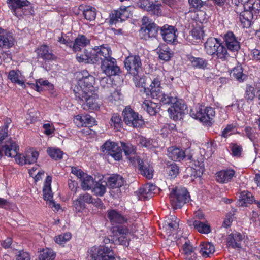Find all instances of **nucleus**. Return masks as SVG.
I'll return each mask as SVG.
<instances>
[{
	"label": "nucleus",
	"mask_w": 260,
	"mask_h": 260,
	"mask_svg": "<svg viewBox=\"0 0 260 260\" xmlns=\"http://www.w3.org/2000/svg\"><path fill=\"white\" fill-rule=\"evenodd\" d=\"M72 235L70 233H65L54 237L56 243L62 245L68 242L71 238Z\"/></svg>",
	"instance_id": "57"
},
{
	"label": "nucleus",
	"mask_w": 260,
	"mask_h": 260,
	"mask_svg": "<svg viewBox=\"0 0 260 260\" xmlns=\"http://www.w3.org/2000/svg\"><path fill=\"white\" fill-rule=\"evenodd\" d=\"M235 171L232 169L222 170L216 174V179L221 183H227L230 182L235 176Z\"/></svg>",
	"instance_id": "25"
},
{
	"label": "nucleus",
	"mask_w": 260,
	"mask_h": 260,
	"mask_svg": "<svg viewBox=\"0 0 260 260\" xmlns=\"http://www.w3.org/2000/svg\"><path fill=\"white\" fill-rule=\"evenodd\" d=\"M8 6L13 15L17 16V10H24L25 7L29 6L31 3L27 0H7Z\"/></svg>",
	"instance_id": "21"
},
{
	"label": "nucleus",
	"mask_w": 260,
	"mask_h": 260,
	"mask_svg": "<svg viewBox=\"0 0 260 260\" xmlns=\"http://www.w3.org/2000/svg\"><path fill=\"white\" fill-rule=\"evenodd\" d=\"M186 108V105L184 104L181 100L177 99L176 101L172 104V105L168 108V112L170 117L173 120H176L179 118H181L184 110Z\"/></svg>",
	"instance_id": "16"
},
{
	"label": "nucleus",
	"mask_w": 260,
	"mask_h": 260,
	"mask_svg": "<svg viewBox=\"0 0 260 260\" xmlns=\"http://www.w3.org/2000/svg\"><path fill=\"white\" fill-rule=\"evenodd\" d=\"M107 183L104 180H100L98 182H94L91 188L92 192L98 196H103L106 191Z\"/></svg>",
	"instance_id": "34"
},
{
	"label": "nucleus",
	"mask_w": 260,
	"mask_h": 260,
	"mask_svg": "<svg viewBox=\"0 0 260 260\" xmlns=\"http://www.w3.org/2000/svg\"><path fill=\"white\" fill-rule=\"evenodd\" d=\"M56 257V253L51 249H43L40 252L39 260H54Z\"/></svg>",
	"instance_id": "46"
},
{
	"label": "nucleus",
	"mask_w": 260,
	"mask_h": 260,
	"mask_svg": "<svg viewBox=\"0 0 260 260\" xmlns=\"http://www.w3.org/2000/svg\"><path fill=\"white\" fill-rule=\"evenodd\" d=\"M121 147L123 150L125 155L132 165L135 164L140 158L136 154V148L130 143L121 142Z\"/></svg>",
	"instance_id": "19"
},
{
	"label": "nucleus",
	"mask_w": 260,
	"mask_h": 260,
	"mask_svg": "<svg viewBox=\"0 0 260 260\" xmlns=\"http://www.w3.org/2000/svg\"><path fill=\"white\" fill-rule=\"evenodd\" d=\"M20 75L21 72L19 70H12L8 73L7 77L12 83L17 84L20 86H23L24 85V82L20 79Z\"/></svg>",
	"instance_id": "40"
},
{
	"label": "nucleus",
	"mask_w": 260,
	"mask_h": 260,
	"mask_svg": "<svg viewBox=\"0 0 260 260\" xmlns=\"http://www.w3.org/2000/svg\"><path fill=\"white\" fill-rule=\"evenodd\" d=\"M253 14L251 11L247 9L240 13L239 14V20L243 28H249L252 24Z\"/></svg>",
	"instance_id": "28"
},
{
	"label": "nucleus",
	"mask_w": 260,
	"mask_h": 260,
	"mask_svg": "<svg viewBox=\"0 0 260 260\" xmlns=\"http://www.w3.org/2000/svg\"><path fill=\"white\" fill-rule=\"evenodd\" d=\"M219 41V39L215 38H210L207 39L204 44V49L208 55L214 57Z\"/></svg>",
	"instance_id": "31"
},
{
	"label": "nucleus",
	"mask_w": 260,
	"mask_h": 260,
	"mask_svg": "<svg viewBox=\"0 0 260 260\" xmlns=\"http://www.w3.org/2000/svg\"><path fill=\"white\" fill-rule=\"evenodd\" d=\"M184 243L181 247V251L186 260H196L197 254L196 248L191 245L190 241L184 238Z\"/></svg>",
	"instance_id": "23"
},
{
	"label": "nucleus",
	"mask_w": 260,
	"mask_h": 260,
	"mask_svg": "<svg viewBox=\"0 0 260 260\" xmlns=\"http://www.w3.org/2000/svg\"><path fill=\"white\" fill-rule=\"evenodd\" d=\"M103 152L111 155L115 160H120L122 158V151L117 143L107 141L101 147Z\"/></svg>",
	"instance_id": "11"
},
{
	"label": "nucleus",
	"mask_w": 260,
	"mask_h": 260,
	"mask_svg": "<svg viewBox=\"0 0 260 260\" xmlns=\"http://www.w3.org/2000/svg\"><path fill=\"white\" fill-rule=\"evenodd\" d=\"M189 114L193 118L198 119L204 124L210 125L212 123L215 111L212 107L200 105L194 110L191 109Z\"/></svg>",
	"instance_id": "4"
},
{
	"label": "nucleus",
	"mask_w": 260,
	"mask_h": 260,
	"mask_svg": "<svg viewBox=\"0 0 260 260\" xmlns=\"http://www.w3.org/2000/svg\"><path fill=\"white\" fill-rule=\"evenodd\" d=\"M191 65L198 69H205L208 66V61L204 58L190 56L188 58Z\"/></svg>",
	"instance_id": "45"
},
{
	"label": "nucleus",
	"mask_w": 260,
	"mask_h": 260,
	"mask_svg": "<svg viewBox=\"0 0 260 260\" xmlns=\"http://www.w3.org/2000/svg\"><path fill=\"white\" fill-rule=\"evenodd\" d=\"M168 156L174 161H180L185 157V152L178 148L170 147L168 149Z\"/></svg>",
	"instance_id": "36"
},
{
	"label": "nucleus",
	"mask_w": 260,
	"mask_h": 260,
	"mask_svg": "<svg viewBox=\"0 0 260 260\" xmlns=\"http://www.w3.org/2000/svg\"><path fill=\"white\" fill-rule=\"evenodd\" d=\"M159 28L154 22L147 16H143L142 19V26L140 34L142 39L147 40L156 38Z\"/></svg>",
	"instance_id": "6"
},
{
	"label": "nucleus",
	"mask_w": 260,
	"mask_h": 260,
	"mask_svg": "<svg viewBox=\"0 0 260 260\" xmlns=\"http://www.w3.org/2000/svg\"><path fill=\"white\" fill-rule=\"evenodd\" d=\"M129 9V6H124L121 7L119 9L115 11L111 18V22L116 23L117 22L124 21L131 16L132 14Z\"/></svg>",
	"instance_id": "20"
},
{
	"label": "nucleus",
	"mask_w": 260,
	"mask_h": 260,
	"mask_svg": "<svg viewBox=\"0 0 260 260\" xmlns=\"http://www.w3.org/2000/svg\"><path fill=\"white\" fill-rule=\"evenodd\" d=\"M0 143L4 148L5 156H12L16 155L18 145L14 140L9 137L8 131L2 129L0 131Z\"/></svg>",
	"instance_id": "7"
},
{
	"label": "nucleus",
	"mask_w": 260,
	"mask_h": 260,
	"mask_svg": "<svg viewBox=\"0 0 260 260\" xmlns=\"http://www.w3.org/2000/svg\"><path fill=\"white\" fill-rule=\"evenodd\" d=\"M253 202V197L250 192L243 191L239 199V205L241 206H247L248 204H251Z\"/></svg>",
	"instance_id": "50"
},
{
	"label": "nucleus",
	"mask_w": 260,
	"mask_h": 260,
	"mask_svg": "<svg viewBox=\"0 0 260 260\" xmlns=\"http://www.w3.org/2000/svg\"><path fill=\"white\" fill-rule=\"evenodd\" d=\"M109 124L115 131H120L123 125V122L120 115L118 113H113L109 121Z\"/></svg>",
	"instance_id": "41"
},
{
	"label": "nucleus",
	"mask_w": 260,
	"mask_h": 260,
	"mask_svg": "<svg viewBox=\"0 0 260 260\" xmlns=\"http://www.w3.org/2000/svg\"><path fill=\"white\" fill-rule=\"evenodd\" d=\"M169 198L173 208L178 209L190 201V195L185 188L176 187L170 191Z\"/></svg>",
	"instance_id": "5"
},
{
	"label": "nucleus",
	"mask_w": 260,
	"mask_h": 260,
	"mask_svg": "<svg viewBox=\"0 0 260 260\" xmlns=\"http://www.w3.org/2000/svg\"><path fill=\"white\" fill-rule=\"evenodd\" d=\"M79 80L74 89L76 99L84 110H98L102 105L96 91L98 87L94 86L95 78L86 70L78 73Z\"/></svg>",
	"instance_id": "1"
},
{
	"label": "nucleus",
	"mask_w": 260,
	"mask_h": 260,
	"mask_svg": "<svg viewBox=\"0 0 260 260\" xmlns=\"http://www.w3.org/2000/svg\"><path fill=\"white\" fill-rule=\"evenodd\" d=\"M83 14L84 18L88 20H92L96 17V9L95 8L91 6H86L83 10Z\"/></svg>",
	"instance_id": "53"
},
{
	"label": "nucleus",
	"mask_w": 260,
	"mask_h": 260,
	"mask_svg": "<svg viewBox=\"0 0 260 260\" xmlns=\"http://www.w3.org/2000/svg\"><path fill=\"white\" fill-rule=\"evenodd\" d=\"M92 52H84V54H77L76 59L79 62L94 63L92 61H90L92 59Z\"/></svg>",
	"instance_id": "55"
},
{
	"label": "nucleus",
	"mask_w": 260,
	"mask_h": 260,
	"mask_svg": "<svg viewBox=\"0 0 260 260\" xmlns=\"http://www.w3.org/2000/svg\"><path fill=\"white\" fill-rule=\"evenodd\" d=\"M177 99L176 96H173L171 93L169 95L163 94L160 101L163 104H172Z\"/></svg>",
	"instance_id": "61"
},
{
	"label": "nucleus",
	"mask_w": 260,
	"mask_h": 260,
	"mask_svg": "<svg viewBox=\"0 0 260 260\" xmlns=\"http://www.w3.org/2000/svg\"><path fill=\"white\" fill-rule=\"evenodd\" d=\"M142 108L149 115H155L158 112L160 106L151 100H145L142 104Z\"/></svg>",
	"instance_id": "32"
},
{
	"label": "nucleus",
	"mask_w": 260,
	"mask_h": 260,
	"mask_svg": "<svg viewBox=\"0 0 260 260\" xmlns=\"http://www.w3.org/2000/svg\"><path fill=\"white\" fill-rule=\"evenodd\" d=\"M150 5L151 6L147 12L157 16L161 15V11L160 8V6L158 4H154L152 2H151Z\"/></svg>",
	"instance_id": "63"
},
{
	"label": "nucleus",
	"mask_w": 260,
	"mask_h": 260,
	"mask_svg": "<svg viewBox=\"0 0 260 260\" xmlns=\"http://www.w3.org/2000/svg\"><path fill=\"white\" fill-rule=\"evenodd\" d=\"M230 76L240 82H243L246 78V75L243 74V68L241 66L235 67L231 71Z\"/></svg>",
	"instance_id": "44"
},
{
	"label": "nucleus",
	"mask_w": 260,
	"mask_h": 260,
	"mask_svg": "<svg viewBox=\"0 0 260 260\" xmlns=\"http://www.w3.org/2000/svg\"><path fill=\"white\" fill-rule=\"evenodd\" d=\"M123 121L127 125L139 127L144 124L142 116L129 107H126L123 111Z\"/></svg>",
	"instance_id": "9"
},
{
	"label": "nucleus",
	"mask_w": 260,
	"mask_h": 260,
	"mask_svg": "<svg viewBox=\"0 0 260 260\" xmlns=\"http://www.w3.org/2000/svg\"><path fill=\"white\" fill-rule=\"evenodd\" d=\"M51 182L52 177L50 176H47L43 188V198L50 207L54 208L55 210H58L60 206L59 204H56L53 200V193L51 187Z\"/></svg>",
	"instance_id": "12"
},
{
	"label": "nucleus",
	"mask_w": 260,
	"mask_h": 260,
	"mask_svg": "<svg viewBox=\"0 0 260 260\" xmlns=\"http://www.w3.org/2000/svg\"><path fill=\"white\" fill-rule=\"evenodd\" d=\"M47 153L52 159L55 160L61 159L63 154V151L56 147H48Z\"/></svg>",
	"instance_id": "49"
},
{
	"label": "nucleus",
	"mask_w": 260,
	"mask_h": 260,
	"mask_svg": "<svg viewBox=\"0 0 260 260\" xmlns=\"http://www.w3.org/2000/svg\"><path fill=\"white\" fill-rule=\"evenodd\" d=\"M251 223H253L254 226H260V215L256 211H253L250 215Z\"/></svg>",
	"instance_id": "64"
},
{
	"label": "nucleus",
	"mask_w": 260,
	"mask_h": 260,
	"mask_svg": "<svg viewBox=\"0 0 260 260\" xmlns=\"http://www.w3.org/2000/svg\"><path fill=\"white\" fill-rule=\"evenodd\" d=\"M92 61L94 63L103 62L106 59L111 57L112 51L108 45H103L96 47L93 50Z\"/></svg>",
	"instance_id": "10"
},
{
	"label": "nucleus",
	"mask_w": 260,
	"mask_h": 260,
	"mask_svg": "<svg viewBox=\"0 0 260 260\" xmlns=\"http://www.w3.org/2000/svg\"><path fill=\"white\" fill-rule=\"evenodd\" d=\"M124 66L129 74L133 75V81L137 87L142 86L143 79L138 75L142 67L140 57L137 55H129L124 60Z\"/></svg>",
	"instance_id": "3"
},
{
	"label": "nucleus",
	"mask_w": 260,
	"mask_h": 260,
	"mask_svg": "<svg viewBox=\"0 0 260 260\" xmlns=\"http://www.w3.org/2000/svg\"><path fill=\"white\" fill-rule=\"evenodd\" d=\"M107 214V217L112 225L123 224L127 220L125 216L122 215L120 212L115 209L108 210Z\"/></svg>",
	"instance_id": "22"
},
{
	"label": "nucleus",
	"mask_w": 260,
	"mask_h": 260,
	"mask_svg": "<svg viewBox=\"0 0 260 260\" xmlns=\"http://www.w3.org/2000/svg\"><path fill=\"white\" fill-rule=\"evenodd\" d=\"M115 241L119 244L127 247L129 245L130 238L129 236L133 235V232L125 226H118L112 231Z\"/></svg>",
	"instance_id": "8"
},
{
	"label": "nucleus",
	"mask_w": 260,
	"mask_h": 260,
	"mask_svg": "<svg viewBox=\"0 0 260 260\" xmlns=\"http://www.w3.org/2000/svg\"><path fill=\"white\" fill-rule=\"evenodd\" d=\"M156 50L159 58L161 60L168 61L173 56L172 51L166 45L159 46Z\"/></svg>",
	"instance_id": "38"
},
{
	"label": "nucleus",
	"mask_w": 260,
	"mask_h": 260,
	"mask_svg": "<svg viewBox=\"0 0 260 260\" xmlns=\"http://www.w3.org/2000/svg\"><path fill=\"white\" fill-rule=\"evenodd\" d=\"M243 240L242 234L239 232H234L229 234L226 238L227 246L233 248H240Z\"/></svg>",
	"instance_id": "27"
},
{
	"label": "nucleus",
	"mask_w": 260,
	"mask_h": 260,
	"mask_svg": "<svg viewBox=\"0 0 260 260\" xmlns=\"http://www.w3.org/2000/svg\"><path fill=\"white\" fill-rule=\"evenodd\" d=\"M200 253L204 257L209 256L210 254L214 252V246L210 243H202L200 245Z\"/></svg>",
	"instance_id": "48"
},
{
	"label": "nucleus",
	"mask_w": 260,
	"mask_h": 260,
	"mask_svg": "<svg viewBox=\"0 0 260 260\" xmlns=\"http://www.w3.org/2000/svg\"><path fill=\"white\" fill-rule=\"evenodd\" d=\"M179 220L175 216H170L165 220L164 228L165 229L168 235H170L173 231L177 229L179 226Z\"/></svg>",
	"instance_id": "33"
},
{
	"label": "nucleus",
	"mask_w": 260,
	"mask_h": 260,
	"mask_svg": "<svg viewBox=\"0 0 260 260\" xmlns=\"http://www.w3.org/2000/svg\"><path fill=\"white\" fill-rule=\"evenodd\" d=\"M255 96V90L254 88L251 86L248 85L246 87L245 97L247 100H252Z\"/></svg>",
	"instance_id": "62"
},
{
	"label": "nucleus",
	"mask_w": 260,
	"mask_h": 260,
	"mask_svg": "<svg viewBox=\"0 0 260 260\" xmlns=\"http://www.w3.org/2000/svg\"><path fill=\"white\" fill-rule=\"evenodd\" d=\"M179 170V167L175 163L171 164L167 168V173L172 178H174L177 176Z\"/></svg>",
	"instance_id": "59"
},
{
	"label": "nucleus",
	"mask_w": 260,
	"mask_h": 260,
	"mask_svg": "<svg viewBox=\"0 0 260 260\" xmlns=\"http://www.w3.org/2000/svg\"><path fill=\"white\" fill-rule=\"evenodd\" d=\"M74 122L79 127L82 126H92L95 120L88 114L78 115L74 118Z\"/></svg>",
	"instance_id": "26"
},
{
	"label": "nucleus",
	"mask_w": 260,
	"mask_h": 260,
	"mask_svg": "<svg viewBox=\"0 0 260 260\" xmlns=\"http://www.w3.org/2000/svg\"><path fill=\"white\" fill-rule=\"evenodd\" d=\"M204 32L202 25H196L190 31V34L194 39H201L203 37Z\"/></svg>",
	"instance_id": "56"
},
{
	"label": "nucleus",
	"mask_w": 260,
	"mask_h": 260,
	"mask_svg": "<svg viewBox=\"0 0 260 260\" xmlns=\"http://www.w3.org/2000/svg\"><path fill=\"white\" fill-rule=\"evenodd\" d=\"M188 224L201 233L208 234L211 231L210 226L207 222L192 219L188 221Z\"/></svg>",
	"instance_id": "30"
},
{
	"label": "nucleus",
	"mask_w": 260,
	"mask_h": 260,
	"mask_svg": "<svg viewBox=\"0 0 260 260\" xmlns=\"http://www.w3.org/2000/svg\"><path fill=\"white\" fill-rule=\"evenodd\" d=\"M137 143L138 145L147 148V149H152L157 147L156 143L152 139H147L143 136H138L137 138Z\"/></svg>",
	"instance_id": "42"
},
{
	"label": "nucleus",
	"mask_w": 260,
	"mask_h": 260,
	"mask_svg": "<svg viewBox=\"0 0 260 260\" xmlns=\"http://www.w3.org/2000/svg\"><path fill=\"white\" fill-rule=\"evenodd\" d=\"M73 206L76 213H82L86 208L85 204L82 200L79 199V197L73 201Z\"/></svg>",
	"instance_id": "58"
},
{
	"label": "nucleus",
	"mask_w": 260,
	"mask_h": 260,
	"mask_svg": "<svg viewBox=\"0 0 260 260\" xmlns=\"http://www.w3.org/2000/svg\"><path fill=\"white\" fill-rule=\"evenodd\" d=\"M90 39L83 35H79L75 39L74 42H72V48L74 52H76L80 51L82 48L86 47L90 43Z\"/></svg>",
	"instance_id": "29"
},
{
	"label": "nucleus",
	"mask_w": 260,
	"mask_h": 260,
	"mask_svg": "<svg viewBox=\"0 0 260 260\" xmlns=\"http://www.w3.org/2000/svg\"><path fill=\"white\" fill-rule=\"evenodd\" d=\"M229 57L230 54L228 52L227 48L220 40L213 57L220 59L222 61H225L227 60Z\"/></svg>",
	"instance_id": "37"
},
{
	"label": "nucleus",
	"mask_w": 260,
	"mask_h": 260,
	"mask_svg": "<svg viewBox=\"0 0 260 260\" xmlns=\"http://www.w3.org/2000/svg\"><path fill=\"white\" fill-rule=\"evenodd\" d=\"M80 180L81 181V187L84 190H88L91 189L95 182L93 177L87 174Z\"/></svg>",
	"instance_id": "47"
},
{
	"label": "nucleus",
	"mask_w": 260,
	"mask_h": 260,
	"mask_svg": "<svg viewBox=\"0 0 260 260\" xmlns=\"http://www.w3.org/2000/svg\"><path fill=\"white\" fill-rule=\"evenodd\" d=\"M216 146V144L214 141H210L202 145V149L205 151L207 156L209 157L215 151Z\"/></svg>",
	"instance_id": "54"
},
{
	"label": "nucleus",
	"mask_w": 260,
	"mask_h": 260,
	"mask_svg": "<svg viewBox=\"0 0 260 260\" xmlns=\"http://www.w3.org/2000/svg\"><path fill=\"white\" fill-rule=\"evenodd\" d=\"M14 39L7 30L0 27V47L9 48L14 45Z\"/></svg>",
	"instance_id": "24"
},
{
	"label": "nucleus",
	"mask_w": 260,
	"mask_h": 260,
	"mask_svg": "<svg viewBox=\"0 0 260 260\" xmlns=\"http://www.w3.org/2000/svg\"><path fill=\"white\" fill-rule=\"evenodd\" d=\"M108 183L111 188H118L123 185L124 180L120 175L113 174L109 177Z\"/></svg>",
	"instance_id": "43"
},
{
	"label": "nucleus",
	"mask_w": 260,
	"mask_h": 260,
	"mask_svg": "<svg viewBox=\"0 0 260 260\" xmlns=\"http://www.w3.org/2000/svg\"><path fill=\"white\" fill-rule=\"evenodd\" d=\"M161 77L162 76L160 75H158L155 77L149 85V87L144 89V92L147 95H150L153 99H158L160 97Z\"/></svg>",
	"instance_id": "15"
},
{
	"label": "nucleus",
	"mask_w": 260,
	"mask_h": 260,
	"mask_svg": "<svg viewBox=\"0 0 260 260\" xmlns=\"http://www.w3.org/2000/svg\"><path fill=\"white\" fill-rule=\"evenodd\" d=\"M101 63L102 70L107 76H115L120 73V68L116 64V59L112 57Z\"/></svg>",
	"instance_id": "14"
},
{
	"label": "nucleus",
	"mask_w": 260,
	"mask_h": 260,
	"mask_svg": "<svg viewBox=\"0 0 260 260\" xmlns=\"http://www.w3.org/2000/svg\"><path fill=\"white\" fill-rule=\"evenodd\" d=\"M163 40L168 44H175L177 42V30L173 26L165 24L160 28Z\"/></svg>",
	"instance_id": "13"
},
{
	"label": "nucleus",
	"mask_w": 260,
	"mask_h": 260,
	"mask_svg": "<svg viewBox=\"0 0 260 260\" xmlns=\"http://www.w3.org/2000/svg\"><path fill=\"white\" fill-rule=\"evenodd\" d=\"M226 48L232 52L238 51L240 48V43L232 31H228L223 37Z\"/></svg>",
	"instance_id": "18"
},
{
	"label": "nucleus",
	"mask_w": 260,
	"mask_h": 260,
	"mask_svg": "<svg viewBox=\"0 0 260 260\" xmlns=\"http://www.w3.org/2000/svg\"><path fill=\"white\" fill-rule=\"evenodd\" d=\"M156 189V186L150 183L144 185L139 190V192L144 197H149L154 193V191Z\"/></svg>",
	"instance_id": "51"
},
{
	"label": "nucleus",
	"mask_w": 260,
	"mask_h": 260,
	"mask_svg": "<svg viewBox=\"0 0 260 260\" xmlns=\"http://www.w3.org/2000/svg\"><path fill=\"white\" fill-rule=\"evenodd\" d=\"M100 85L103 88L108 89L109 91H112L113 89H114V87L111 83V79L108 77L101 79Z\"/></svg>",
	"instance_id": "60"
},
{
	"label": "nucleus",
	"mask_w": 260,
	"mask_h": 260,
	"mask_svg": "<svg viewBox=\"0 0 260 260\" xmlns=\"http://www.w3.org/2000/svg\"><path fill=\"white\" fill-rule=\"evenodd\" d=\"M19 146H18V149L17 150L16 155L12 156H9V157H15L16 162L20 165H23L26 164H31L32 163V152H30V155H23L19 153Z\"/></svg>",
	"instance_id": "35"
},
{
	"label": "nucleus",
	"mask_w": 260,
	"mask_h": 260,
	"mask_svg": "<svg viewBox=\"0 0 260 260\" xmlns=\"http://www.w3.org/2000/svg\"><path fill=\"white\" fill-rule=\"evenodd\" d=\"M133 165H138L140 173L146 178L151 179L153 178L154 169L152 165L148 162L144 161L139 158Z\"/></svg>",
	"instance_id": "17"
},
{
	"label": "nucleus",
	"mask_w": 260,
	"mask_h": 260,
	"mask_svg": "<svg viewBox=\"0 0 260 260\" xmlns=\"http://www.w3.org/2000/svg\"><path fill=\"white\" fill-rule=\"evenodd\" d=\"M244 9H247L254 14L259 13L260 12V0H252L250 3L244 5Z\"/></svg>",
	"instance_id": "52"
},
{
	"label": "nucleus",
	"mask_w": 260,
	"mask_h": 260,
	"mask_svg": "<svg viewBox=\"0 0 260 260\" xmlns=\"http://www.w3.org/2000/svg\"><path fill=\"white\" fill-rule=\"evenodd\" d=\"M87 258L88 260H124L116 256L111 248L103 245L90 247Z\"/></svg>",
	"instance_id": "2"
},
{
	"label": "nucleus",
	"mask_w": 260,
	"mask_h": 260,
	"mask_svg": "<svg viewBox=\"0 0 260 260\" xmlns=\"http://www.w3.org/2000/svg\"><path fill=\"white\" fill-rule=\"evenodd\" d=\"M38 56L44 60H51L54 55L47 45H42L36 50Z\"/></svg>",
	"instance_id": "39"
}]
</instances>
